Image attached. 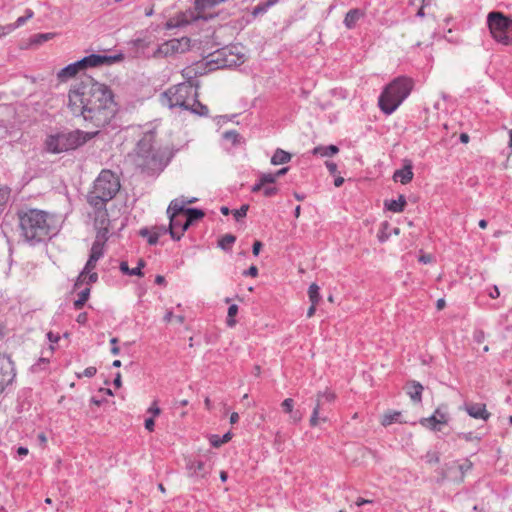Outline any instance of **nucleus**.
Segmentation results:
<instances>
[{"instance_id":"19","label":"nucleus","mask_w":512,"mask_h":512,"mask_svg":"<svg viewBox=\"0 0 512 512\" xmlns=\"http://www.w3.org/2000/svg\"><path fill=\"white\" fill-rule=\"evenodd\" d=\"M423 386L417 381H409L407 383V393L414 402H421Z\"/></svg>"},{"instance_id":"53","label":"nucleus","mask_w":512,"mask_h":512,"mask_svg":"<svg viewBox=\"0 0 512 512\" xmlns=\"http://www.w3.org/2000/svg\"><path fill=\"white\" fill-rule=\"evenodd\" d=\"M473 339L476 343L481 344L485 340V333L483 330H476L473 334Z\"/></svg>"},{"instance_id":"42","label":"nucleus","mask_w":512,"mask_h":512,"mask_svg":"<svg viewBox=\"0 0 512 512\" xmlns=\"http://www.w3.org/2000/svg\"><path fill=\"white\" fill-rule=\"evenodd\" d=\"M54 33H40L33 36L31 39V43L33 44H42L48 40H51L54 37Z\"/></svg>"},{"instance_id":"27","label":"nucleus","mask_w":512,"mask_h":512,"mask_svg":"<svg viewBox=\"0 0 512 512\" xmlns=\"http://www.w3.org/2000/svg\"><path fill=\"white\" fill-rule=\"evenodd\" d=\"M98 260H96L94 257L88 258V261L86 262V265L84 266L83 270L81 271L80 275L78 276L75 287L80 286L82 283H84L86 279V273H90L95 267Z\"/></svg>"},{"instance_id":"43","label":"nucleus","mask_w":512,"mask_h":512,"mask_svg":"<svg viewBox=\"0 0 512 512\" xmlns=\"http://www.w3.org/2000/svg\"><path fill=\"white\" fill-rule=\"evenodd\" d=\"M10 191L8 189H0V215L5 209V206L9 200Z\"/></svg>"},{"instance_id":"13","label":"nucleus","mask_w":512,"mask_h":512,"mask_svg":"<svg viewBox=\"0 0 512 512\" xmlns=\"http://www.w3.org/2000/svg\"><path fill=\"white\" fill-rule=\"evenodd\" d=\"M464 409L469 416L475 419L487 421L491 416L490 412L486 409V405L483 403H467Z\"/></svg>"},{"instance_id":"6","label":"nucleus","mask_w":512,"mask_h":512,"mask_svg":"<svg viewBox=\"0 0 512 512\" xmlns=\"http://www.w3.org/2000/svg\"><path fill=\"white\" fill-rule=\"evenodd\" d=\"M154 142L155 132L149 131L137 143L135 163L143 171L161 170V158L154 149Z\"/></svg>"},{"instance_id":"9","label":"nucleus","mask_w":512,"mask_h":512,"mask_svg":"<svg viewBox=\"0 0 512 512\" xmlns=\"http://www.w3.org/2000/svg\"><path fill=\"white\" fill-rule=\"evenodd\" d=\"M14 363L9 357H0V386L4 390L5 386L12 383L15 378Z\"/></svg>"},{"instance_id":"30","label":"nucleus","mask_w":512,"mask_h":512,"mask_svg":"<svg viewBox=\"0 0 512 512\" xmlns=\"http://www.w3.org/2000/svg\"><path fill=\"white\" fill-rule=\"evenodd\" d=\"M48 151L52 153H61L62 149H60V138L59 134L50 136L46 141Z\"/></svg>"},{"instance_id":"55","label":"nucleus","mask_w":512,"mask_h":512,"mask_svg":"<svg viewBox=\"0 0 512 512\" xmlns=\"http://www.w3.org/2000/svg\"><path fill=\"white\" fill-rule=\"evenodd\" d=\"M244 276L257 277L258 276V268L254 265L250 266L247 270L243 272Z\"/></svg>"},{"instance_id":"45","label":"nucleus","mask_w":512,"mask_h":512,"mask_svg":"<svg viewBox=\"0 0 512 512\" xmlns=\"http://www.w3.org/2000/svg\"><path fill=\"white\" fill-rule=\"evenodd\" d=\"M224 139L236 144L239 141V134L235 130L226 131L223 134Z\"/></svg>"},{"instance_id":"8","label":"nucleus","mask_w":512,"mask_h":512,"mask_svg":"<svg viewBox=\"0 0 512 512\" xmlns=\"http://www.w3.org/2000/svg\"><path fill=\"white\" fill-rule=\"evenodd\" d=\"M98 133V131L85 132L82 130L59 133L60 149H62V152L77 149L94 138Z\"/></svg>"},{"instance_id":"15","label":"nucleus","mask_w":512,"mask_h":512,"mask_svg":"<svg viewBox=\"0 0 512 512\" xmlns=\"http://www.w3.org/2000/svg\"><path fill=\"white\" fill-rule=\"evenodd\" d=\"M413 165L411 160H405L402 169L396 170L393 175L395 181H400L402 184H408L413 179Z\"/></svg>"},{"instance_id":"61","label":"nucleus","mask_w":512,"mask_h":512,"mask_svg":"<svg viewBox=\"0 0 512 512\" xmlns=\"http://www.w3.org/2000/svg\"><path fill=\"white\" fill-rule=\"evenodd\" d=\"M326 167L330 174L335 175L338 171L337 164L331 161H326Z\"/></svg>"},{"instance_id":"26","label":"nucleus","mask_w":512,"mask_h":512,"mask_svg":"<svg viewBox=\"0 0 512 512\" xmlns=\"http://www.w3.org/2000/svg\"><path fill=\"white\" fill-rule=\"evenodd\" d=\"M186 200L184 199H174L171 201V203L168 206L167 214L170 216V214L175 213V215L185 214V208Z\"/></svg>"},{"instance_id":"20","label":"nucleus","mask_w":512,"mask_h":512,"mask_svg":"<svg viewBox=\"0 0 512 512\" xmlns=\"http://www.w3.org/2000/svg\"><path fill=\"white\" fill-rule=\"evenodd\" d=\"M275 182H276V178L274 176V173H262L259 177L258 182H256L252 186L251 192H253V193L260 192L265 185H271Z\"/></svg>"},{"instance_id":"40","label":"nucleus","mask_w":512,"mask_h":512,"mask_svg":"<svg viewBox=\"0 0 512 512\" xmlns=\"http://www.w3.org/2000/svg\"><path fill=\"white\" fill-rule=\"evenodd\" d=\"M321 408L322 407L319 406V403H316V405H315V407L313 409L312 415L310 417V421H309L310 425L313 426V427L317 426L320 420L324 421V422L327 420L326 417L319 418V413H320Z\"/></svg>"},{"instance_id":"32","label":"nucleus","mask_w":512,"mask_h":512,"mask_svg":"<svg viewBox=\"0 0 512 512\" xmlns=\"http://www.w3.org/2000/svg\"><path fill=\"white\" fill-rule=\"evenodd\" d=\"M49 356H44L43 354L39 357L38 361L31 366V371L33 373H39L43 370H46L49 364Z\"/></svg>"},{"instance_id":"33","label":"nucleus","mask_w":512,"mask_h":512,"mask_svg":"<svg viewBox=\"0 0 512 512\" xmlns=\"http://www.w3.org/2000/svg\"><path fill=\"white\" fill-rule=\"evenodd\" d=\"M334 399H335V394L333 392H330V391L319 392L317 394L316 403H319V406L322 407L325 403L333 402Z\"/></svg>"},{"instance_id":"44","label":"nucleus","mask_w":512,"mask_h":512,"mask_svg":"<svg viewBox=\"0 0 512 512\" xmlns=\"http://www.w3.org/2000/svg\"><path fill=\"white\" fill-rule=\"evenodd\" d=\"M458 438L463 439L467 442L477 441L479 442L481 440V436L475 435L473 432H461L457 434Z\"/></svg>"},{"instance_id":"36","label":"nucleus","mask_w":512,"mask_h":512,"mask_svg":"<svg viewBox=\"0 0 512 512\" xmlns=\"http://www.w3.org/2000/svg\"><path fill=\"white\" fill-rule=\"evenodd\" d=\"M104 246L105 244L94 241L90 250L89 257H94L96 260H99L104 254Z\"/></svg>"},{"instance_id":"51","label":"nucleus","mask_w":512,"mask_h":512,"mask_svg":"<svg viewBox=\"0 0 512 512\" xmlns=\"http://www.w3.org/2000/svg\"><path fill=\"white\" fill-rule=\"evenodd\" d=\"M145 266L144 260L140 259L138 261V266L131 269V276H143L142 268Z\"/></svg>"},{"instance_id":"64","label":"nucleus","mask_w":512,"mask_h":512,"mask_svg":"<svg viewBox=\"0 0 512 512\" xmlns=\"http://www.w3.org/2000/svg\"><path fill=\"white\" fill-rule=\"evenodd\" d=\"M148 413H151L153 416H157L161 413V410L157 406L156 402H153V404L149 407Z\"/></svg>"},{"instance_id":"2","label":"nucleus","mask_w":512,"mask_h":512,"mask_svg":"<svg viewBox=\"0 0 512 512\" xmlns=\"http://www.w3.org/2000/svg\"><path fill=\"white\" fill-rule=\"evenodd\" d=\"M21 235L25 241L36 244L45 240L52 232L53 217L39 209H28L18 213Z\"/></svg>"},{"instance_id":"5","label":"nucleus","mask_w":512,"mask_h":512,"mask_svg":"<svg viewBox=\"0 0 512 512\" xmlns=\"http://www.w3.org/2000/svg\"><path fill=\"white\" fill-rule=\"evenodd\" d=\"M413 89L411 78L399 76L390 82L380 94L378 104L383 113L392 114L410 95Z\"/></svg>"},{"instance_id":"23","label":"nucleus","mask_w":512,"mask_h":512,"mask_svg":"<svg viewBox=\"0 0 512 512\" xmlns=\"http://www.w3.org/2000/svg\"><path fill=\"white\" fill-rule=\"evenodd\" d=\"M190 39L182 37L181 39H172L167 43L173 52L183 53L189 47Z\"/></svg>"},{"instance_id":"63","label":"nucleus","mask_w":512,"mask_h":512,"mask_svg":"<svg viewBox=\"0 0 512 512\" xmlns=\"http://www.w3.org/2000/svg\"><path fill=\"white\" fill-rule=\"evenodd\" d=\"M262 248V243L260 241H255L252 246V253L254 256H258L260 253V250Z\"/></svg>"},{"instance_id":"58","label":"nucleus","mask_w":512,"mask_h":512,"mask_svg":"<svg viewBox=\"0 0 512 512\" xmlns=\"http://www.w3.org/2000/svg\"><path fill=\"white\" fill-rule=\"evenodd\" d=\"M110 343L112 345L111 353L113 355H118L120 353L119 347L116 345L118 343V339L116 337H113L110 339Z\"/></svg>"},{"instance_id":"34","label":"nucleus","mask_w":512,"mask_h":512,"mask_svg":"<svg viewBox=\"0 0 512 512\" xmlns=\"http://www.w3.org/2000/svg\"><path fill=\"white\" fill-rule=\"evenodd\" d=\"M90 295V288H85L78 294V299L74 301V308L76 310H80L86 301L88 300Z\"/></svg>"},{"instance_id":"46","label":"nucleus","mask_w":512,"mask_h":512,"mask_svg":"<svg viewBox=\"0 0 512 512\" xmlns=\"http://www.w3.org/2000/svg\"><path fill=\"white\" fill-rule=\"evenodd\" d=\"M278 188L271 185H265L260 192L263 193L265 197H272L278 193Z\"/></svg>"},{"instance_id":"54","label":"nucleus","mask_w":512,"mask_h":512,"mask_svg":"<svg viewBox=\"0 0 512 512\" xmlns=\"http://www.w3.org/2000/svg\"><path fill=\"white\" fill-rule=\"evenodd\" d=\"M426 459H427V462L430 464L438 463L440 461V457H439L438 453H436V452L427 453Z\"/></svg>"},{"instance_id":"3","label":"nucleus","mask_w":512,"mask_h":512,"mask_svg":"<svg viewBox=\"0 0 512 512\" xmlns=\"http://www.w3.org/2000/svg\"><path fill=\"white\" fill-rule=\"evenodd\" d=\"M197 98V90L191 83H181L165 91L161 102L169 108L179 107L199 116H207L208 107L199 102Z\"/></svg>"},{"instance_id":"38","label":"nucleus","mask_w":512,"mask_h":512,"mask_svg":"<svg viewBox=\"0 0 512 512\" xmlns=\"http://www.w3.org/2000/svg\"><path fill=\"white\" fill-rule=\"evenodd\" d=\"M238 313V306L236 304H232L228 308L227 320L226 323L229 327H234L236 324V320L234 317Z\"/></svg>"},{"instance_id":"11","label":"nucleus","mask_w":512,"mask_h":512,"mask_svg":"<svg viewBox=\"0 0 512 512\" xmlns=\"http://www.w3.org/2000/svg\"><path fill=\"white\" fill-rule=\"evenodd\" d=\"M186 469L189 477L194 478H205L211 470V466L202 460H188L186 463Z\"/></svg>"},{"instance_id":"24","label":"nucleus","mask_w":512,"mask_h":512,"mask_svg":"<svg viewBox=\"0 0 512 512\" xmlns=\"http://www.w3.org/2000/svg\"><path fill=\"white\" fill-rule=\"evenodd\" d=\"M185 216V226L190 227L193 222L202 219L205 213L198 208H187L185 210Z\"/></svg>"},{"instance_id":"37","label":"nucleus","mask_w":512,"mask_h":512,"mask_svg":"<svg viewBox=\"0 0 512 512\" xmlns=\"http://www.w3.org/2000/svg\"><path fill=\"white\" fill-rule=\"evenodd\" d=\"M96 239L95 242L105 244L109 237V227H98L96 228Z\"/></svg>"},{"instance_id":"12","label":"nucleus","mask_w":512,"mask_h":512,"mask_svg":"<svg viewBox=\"0 0 512 512\" xmlns=\"http://www.w3.org/2000/svg\"><path fill=\"white\" fill-rule=\"evenodd\" d=\"M447 412L446 406H439L433 413L432 416L428 418H424L421 420V424L430 428L434 431H439L440 428L437 427L438 424H446L447 423Z\"/></svg>"},{"instance_id":"17","label":"nucleus","mask_w":512,"mask_h":512,"mask_svg":"<svg viewBox=\"0 0 512 512\" xmlns=\"http://www.w3.org/2000/svg\"><path fill=\"white\" fill-rule=\"evenodd\" d=\"M153 43V36L148 32H142L140 36L131 40L129 45L136 49L137 52H144Z\"/></svg>"},{"instance_id":"39","label":"nucleus","mask_w":512,"mask_h":512,"mask_svg":"<svg viewBox=\"0 0 512 512\" xmlns=\"http://www.w3.org/2000/svg\"><path fill=\"white\" fill-rule=\"evenodd\" d=\"M231 439L230 433H226L220 438L218 435H211L210 443L213 447H220Z\"/></svg>"},{"instance_id":"21","label":"nucleus","mask_w":512,"mask_h":512,"mask_svg":"<svg viewBox=\"0 0 512 512\" xmlns=\"http://www.w3.org/2000/svg\"><path fill=\"white\" fill-rule=\"evenodd\" d=\"M95 209V219H94V225L95 228H98L100 226L102 227H109L110 220L108 217L107 209L104 208H94Z\"/></svg>"},{"instance_id":"16","label":"nucleus","mask_w":512,"mask_h":512,"mask_svg":"<svg viewBox=\"0 0 512 512\" xmlns=\"http://www.w3.org/2000/svg\"><path fill=\"white\" fill-rule=\"evenodd\" d=\"M81 60H78L74 63H71L69 65H67L66 67L62 68L61 70L58 71L57 73V78L64 82V81H67L68 79L74 77L77 75V73L84 69L83 67V64H81Z\"/></svg>"},{"instance_id":"56","label":"nucleus","mask_w":512,"mask_h":512,"mask_svg":"<svg viewBox=\"0 0 512 512\" xmlns=\"http://www.w3.org/2000/svg\"><path fill=\"white\" fill-rule=\"evenodd\" d=\"M98 280V274L96 272L86 273V279L84 282L87 284L95 283Z\"/></svg>"},{"instance_id":"57","label":"nucleus","mask_w":512,"mask_h":512,"mask_svg":"<svg viewBox=\"0 0 512 512\" xmlns=\"http://www.w3.org/2000/svg\"><path fill=\"white\" fill-rule=\"evenodd\" d=\"M159 237H160V233H154L153 231L150 233V235L148 236V243L150 245H156L158 243V240H159Z\"/></svg>"},{"instance_id":"35","label":"nucleus","mask_w":512,"mask_h":512,"mask_svg":"<svg viewBox=\"0 0 512 512\" xmlns=\"http://www.w3.org/2000/svg\"><path fill=\"white\" fill-rule=\"evenodd\" d=\"M319 290H320L319 286L315 283H312L309 286L308 296H309V300L311 301L312 304H318V302L320 301L321 296H320Z\"/></svg>"},{"instance_id":"48","label":"nucleus","mask_w":512,"mask_h":512,"mask_svg":"<svg viewBox=\"0 0 512 512\" xmlns=\"http://www.w3.org/2000/svg\"><path fill=\"white\" fill-rule=\"evenodd\" d=\"M32 17H33V11L30 9H27L26 15L21 16L16 20V22L14 24V28L22 26L28 19H30Z\"/></svg>"},{"instance_id":"28","label":"nucleus","mask_w":512,"mask_h":512,"mask_svg":"<svg viewBox=\"0 0 512 512\" xmlns=\"http://www.w3.org/2000/svg\"><path fill=\"white\" fill-rule=\"evenodd\" d=\"M291 160V154L278 148L275 150L273 156L271 157V164L273 165H281L288 163Z\"/></svg>"},{"instance_id":"49","label":"nucleus","mask_w":512,"mask_h":512,"mask_svg":"<svg viewBox=\"0 0 512 512\" xmlns=\"http://www.w3.org/2000/svg\"><path fill=\"white\" fill-rule=\"evenodd\" d=\"M96 373H97L96 367L90 366V367H87L82 373H76V376L79 379L82 377L90 378V377H93Z\"/></svg>"},{"instance_id":"14","label":"nucleus","mask_w":512,"mask_h":512,"mask_svg":"<svg viewBox=\"0 0 512 512\" xmlns=\"http://www.w3.org/2000/svg\"><path fill=\"white\" fill-rule=\"evenodd\" d=\"M114 57L106 55L91 54L81 59L84 69L87 67H99L102 65L112 64Z\"/></svg>"},{"instance_id":"4","label":"nucleus","mask_w":512,"mask_h":512,"mask_svg":"<svg viewBox=\"0 0 512 512\" xmlns=\"http://www.w3.org/2000/svg\"><path fill=\"white\" fill-rule=\"evenodd\" d=\"M120 187L119 178L114 172L102 170L87 194V202L93 208H104L116 196Z\"/></svg>"},{"instance_id":"47","label":"nucleus","mask_w":512,"mask_h":512,"mask_svg":"<svg viewBox=\"0 0 512 512\" xmlns=\"http://www.w3.org/2000/svg\"><path fill=\"white\" fill-rule=\"evenodd\" d=\"M249 209V205L243 204L239 209L235 210L233 215L237 221L247 215V211Z\"/></svg>"},{"instance_id":"50","label":"nucleus","mask_w":512,"mask_h":512,"mask_svg":"<svg viewBox=\"0 0 512 512\" xmlns=\"http://www.w3.org/2000/svg\"><path fill=\"white\" fill-rule=\"evenodd\" d=\"M281 407L285 413H292L294 407V400L292 398H286L282 402Z\"/></svg>"},{"instance_id":"31","label":"nucleus","mask_w":512,"mask_h":512,"mask_svg":"<svg viewBox=\"0 0 512 512\" xmlns=\"http://www.w3.org/2000/svg\"><path fill=\"white\" fill-rule=\"evenodd\" d=\"M236 237L232 234H226L221 237L218 241V246L224 251H229L232 245L235 243Z\"/></svg>"},{"instance_id":"52","label":"nucleus","mask_w":512,"mask_h":512,"mask_svg":"<svg viewBox=\"0 0 512 512\" xmlns=\"http://www.w3.org/2000/svg\"><path fill=\"white\" fill-rule=\"evenodd\" d=\"M472 466V462L466 459L462 464L459 465V470L462 473V475H464L466 472L472 469Z\"/></svg>"},{"instance_id":"10","label":"nucleus","mask_w":512,"mask_h":512,"mask_svg":"<svg viewBox=\"0 0 512 512\" xmlns=\"http://www.w3.org/2000/svg\"><path fill=\"white\" fill-rule=\"evenodd\" d=\"M169 220V234L173 240L178 241L189 227L185 226V218L182 214L175 215V213H172Z\"/></svg>"},{"instance_id":"22","label":"nucleus","mask_w":512,"mask_h":512,"mask_svg":"<svg viewBox=\"0 0 512 512\" xmlns=\"http://www.w3.org/2000/svg\"><path fill=\"white\" fill-rule=\"evenodd\" d=\"M406 206V198L404 195H399L398 199L385 201V207L394 213H400L404 210Z\"/></svg>"},{"instance_id":"62","label":"nucleus","mask_w":512,"mask_h":512,"mask_svg":"<svg viewBox=\"0 0 512 512\" xmlns=\"http://www.w3.org/2000/svg\"><path fill=\"white\" fill-rule=\"evenodd\" d=\"M418 260H419V262H421L423 264H428L433 261V256L431 254H422L418 258Z\"/></svg>"},{"instance_id":"25","label":"nucleus","mask_w":512,"mask_h":512,"mask_svg":"<svg viewBox=\"0 0 512 512\" xmlns=\"http://www.w3.org/2000/svg\"><path fill=\"white\" fill-rule=\"evenodd\" d=\"M339 152V148L336 145L328 146H317L312 150L313 155H319L322 157H331Z\"/></svg>"},{"instance_id":"18","label":"nucleus","mask_w":512,"mask_h":512,"mask_svg":"<svg viewBox=\"0 0 512 512\" xmlns=\"http://www.w3.org/2000/svg\"><path fill=\"white\" fill-rule=\"evenodd\" d=\"M362 17H364L363 11L358 8L351 9L346 13L343 23L346 28L353 29Z\"/></svg>"},{"instance_id":"59","label":"nucleus","mask_w":512,"mask_h":512,"mask_svg":"<svg viewBox=\"0 0 512 512\" xmlns=\"http://www.w3.org/2000/svg\"><path fill=\"white\" fill-rule=\"evenodd\" d=\"M269 7L266 6V3H263V4H259L257 5L254 10H253V14L254 15H258V14H263L267 11Z\"/></svg>"},{"instance_id":"60","label":"nucleus","mask_w":512,"mask_h":512,"mask_svg":"<svg viewBox=\"0 0 512 512\" xmlns=\"http://www.w3.org/2000/svg\"><path fill=\"white\" fill-rule=\"evenodd\" d=\"M290 414V418L291 420L294 422V423H298L301 421L302 419V414L299 410H292V413H289Z\"/></svg>"},{"instance_id":"1","label":"nucleus","mask_w":512,"mask_h":512,"mask_svg":"<svg viewBox=\"0 0 512 512\" xmlns=\"http://www.w3.org/2000/svg\"><path fill=\"white\" fill-rule=\"evenodd\" d=\"M68 108L74 116H82L97 128L109 124L117 112L112 91L98 82H81L70 89Z\"/></svg>"},{"instance_id":"7","label":"nucleus","mask_w":512,"mask_h":512,"mask_svg":"<svg viewBox=\"0 0 512 512\" xmlns=\"http://www.w3.org/2000/svg\"><path fill=\"white\" fill-rule=\"evenodd\" d=\"M487 24L492 37L504 45L512 44V36L509 35L508 17L502 12L493 11L487 16Z\"/></svg>"},{"instance_id":"41","label":"nucleus","mask_w":512,"mask_h":512,"mask_svg":"<svg viewBox=\"0 0 512 512\" xmlns=\"http://www.w3.org/2000/svg\"><path fill=\"white\" fill-rule=\"evenodd\" d=\"M389 227H390V225L387 221L381 223L380 231L377 234V238L381 243H384L385 241H387L389 239V236H390L388 233Z\"/></svg>"},{"instance_id":"29","label":"nucleus","mask_w":512,"mask_h":512,"mask_svg":"<svg viewBox=\"0 0 512 512\" xmlns=\"http://www.w3.org/2000/svg\"><path fill=\"white\" fill-rule=\"evenodd\" d=\"M401 413L399 411H390L383 415L381 424L389 426L395 422H400Z\"/></svg>"}]
</instances>
